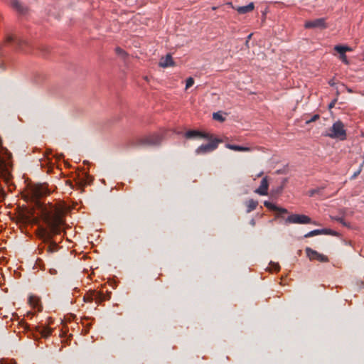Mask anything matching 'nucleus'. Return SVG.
Masks as SVG:
<instances>
[{"label": "nucleus", "instance_id": "4468645a", "mask_svg": "<svg viewBox=\"0 0 364 364\" xmlns=\"http://www.w3.org/2000/svg\"><path fill=\"white\" fill-rule=\"evenodd\" d=\"M11 6L19 14L24 15L27 13L28 9L18 0H11Z\"/></svg>", "mask_w": 364, "mask_h": 364}, {"label": "nucleus", "instance_id": "ea45409f", "mask_svg": "<svg viewBox=\"0 0 364 364\" xmlns=\"http://www.w3.org/2000/svg\"><path fill=\"white\" fill-rule=\"evenodd\" d=\"M68 185H70L72 187H73V184L72 183H68Z\"/></svg>", "mask_w": 364, "mask_h": 364}, {"label": "nucleus", "instance_id": "4be33fe9", "mask_svg": "<svg viewBox=\"0 0 364 364\" xmlns=\"http://www.w3.org/2000/svg\"><path fill=\"white\" fill-rule=\"evenodd\" d=\"M284 188V186L282 185H279L275 188H272L271 189V195L272 196H277L279 194H280Z\"/></svg>", "mask_w": 364, "mask_h": 364}, {"label": "nucleus", "instance_id": "f3484780", "mask_svg": "<svg viewBox=\"0 0 364 364\" xmlns=\"http://www.w3.org/2000/svg\"><path fill=\"white\" fill-rule=\"evenodd\" d=\"M269 183H261V186L255 191V193L261 195L266 196L268 194Z\"/></svg>", "mask_w": 364, "mask_h": 364}, {"label": "nucleus", "instance_id": "aec40b11", "mask_svg": "<svg viewBox=\"0 0 364 364\" xmlns=\"http://www.w3.org/2000/svg\"><path fill=\"white\" fill-rule=\"evenodd\" d=\"M323 189H324V187H321V188H317L311 189V190L308 191V195L309 196H311V197L314 196L315 195L321 196L322 195V191H323Z\"/></svg>", "mask_w": 364, "mask_h": 364}, {"label": "nucleus", "instance_id": "e433bc0d", "mask_svg": "<svg viewBox=\"0 0 364 364\" xmlns=\"http://www.w3.org/2000/svg\"><path fill=\"white\" fill-rule=\"evenodd\" d=\"M64 182L68 183V182H71V181L70 180H65Z\"/></svg>", "mask_w": 364, "mask_h": 364}, {"label": "nucleus", "instance_id": "7ed1b4c3", "mask_svg": "<svg viewBox=\"0 0 364 364\" xmlns=\"http://www.w3.org/2000/svg\"><path fill=\"white\" fill-rule=\"evenodd\" d=\"M46 185L48 183H26V188L33 199H38L50 194V190L48 189Z\"/></svg>", "mask_w": 364, "mask_h": 364}, {"label": "nucleus", "instance_id": "7c9ffc66", "mask_svg": "<svg viewBox=\"0 0 364 364\" xmlns=\"http://www.w3.org/2000/svg\"><path fill=\"white\" fill-rule=\"evenodd\" d=\"M115 50H116L117 54H118L119 55L124 56L126 55L125 51L119 47H117Z\"/></svg>", "mask_w": 364, "mask_h": 364}, {"label": "nucleus", "instance_id": "ddd939ff", "mask_svg": "<svg viewBox=\"0 0 364 364\" xmlns=\"http://www.w3.org/2000/svg\"><path fill=\"white\" fill-rule=\"evenodd\" d=\"M264 205L272 211L277 212V217H282V214L288 213L287 209L281 208V207H278L275 204H274L269 201H267V200L264 201Z\"/></svg>", "mask_w": 364, "mask_h": 364}, {"label": "nucleus", "instance_id": "79ce46f5", "mask_svg": "<svg viewBox=\"0 0 364 364\" xmlns=\"http://www.w3.org/2000/svg\"><path fill=\"white\" fill-rule=\"evenodd\" d=\"M10 185H12L13 186H14V183H9Z\"/></svg>", "mask_w": 364, "mask_h": 364}, {"label": "nucleus", "instance_id": "0eeeda50", "mask_svg": "<svg viewBox=\"0 0 364 364\" xmlns=\"http://www.w3.org/2000/svg\"><path fill=\"white\" fill-rule=\"evenodd\" d=\"M34 328L35 330L30 331L35 340H38L41 338H47L52 333L51 328L43 325L35 326Z\"/></svg>", "mask_w": 364, "mask_h": 364}, {"label": "nucleus", "instance_id": "c85d7f7f", "mask_svg": "<svg viewBox=\"0 0 364 364\" xmlns=\"http://www.w3.org/2000/svg\"><path fill=\"white\" fill-rule=\"evenodd\" d=\"M333 220L339 222L341 223L343 226L349 227V225L347 224V223L343 220V218L341 217H334L333 218Z\"/></svg>", "mask_w": 364, "mask_h": 364}, {"label": "nucleus", "instance_id": "20e7f679", "mask_svg": "<svg viewBox=\"0 0 364 364\" xmlns=\"http://www.w3.org/2000/svg\"><path fill=\"white\" fill-rule=\"evenodd\" d=\"M111 298V292L104 293L102 291L92 290L89 291L84 296L85 302H92L95 301L97 304H101L104 301L109 300Z\"/></svg>", "mask_w": 364, "mask_h": 364}, {"label": "nucleus", "instance_id": "9d476101", "mask_svg": "<svg viewBox=\"0 0 364 364\" xmlns=\"http://www.w3.org/2000/svg\"><path fill=\"white\" fill-rule=\"evenodd\" d=\"M306 28H320L325 29L328 27L326 18H320L311 21H306L304 24Z\"/></svg>", "mask_w": 364, "mask_h": 364}, {"label": "nucleus", "instance_id": "9b49d317", "mask_svg": "<svg viewBox=\"0 0 364 364\" xmlns=\"http://www.w3.org/2000/svg\"><path fill=\"white\" fill-rule=\"evenodd\" d=\"M307 257L310 260L316 259L321 262H328V258L327 256L318 252L316 250H312L311 247H306L305 249Z\"/></svg>", "mask_w": 364, "mask_h": 364}, {"label": "nucleus", "instance_id": "bb28decb", "mask_svg": "<svg viewBox=\"0 0 364 364\" xmlns=\"http://www.w3.org/2000/svg\"><path fill=\"white\" fill-rule=\"evenodd\" d=\"M269 265H270V269L271 270H274V271H277L278 272L280 269V266L278 263H276V262H271L269 263Z\"/></svg>", "mask_w": 364, "mask_h": 364}, {"label": "nucleus", "instance_id": "6ab92c4d", "mask_svg": "<svg viewBox=\"0 0 364 364\" xmlns=\"http://www.w3.org/2000/svg\"><path fill=\"white\" fill-rule=\"evenodd\" d=\"M334 50L337 51L340 55L345 54L346 51L352 50L350 47L341 45L336 46Z\"/></svg>", "mask_w": 364, "mask_h": 364}, {"label": "nucleus", "instance_id": "f8f14e48", "mask_svg": "<svg viewBox=\"0 0 364 364\" xmlns=\"http://www.w3.org/2000/svg\"><path fill=\"white\" fill-rule=\"evenodd\" d=\"M185 136L187 139H193L196 137L203 138L206 139H211L212 134L203 133L197 130H189L185 133Z\"/></svg>", "mask_w": 364, "mask_h": 364}, {"label": "nucleus", "instance_id": "a878e982", "mask_svg": "<svg viewBox=\"0 0 364 364\" xmlns=\"http://www.w3.org/2000/svg\"><path fill=\"white\" fill-rule=\"evenodd\" d=\"M213 118L215 120H218L219 122H224L225 121V118L219 112L213 113Z\"/></svg>", "mask_w": 364, "mask_h": 364}, {"label": "nucleus", "instance_id": "5701e85b", "mask_svg": "<svg viewBox=\"0 0 364 364\" xmlns=\"http://www.w3.org/2000/svg\"><path fill=\"white\" fill-rule=\"evenodd\" d=\"M323 231V230H321V229L314 230L310 231L308 233H306L304 235V237L307 238V237H311L316 236L318 235H321Z\"/></svg>", "mask_w": 364, "mask_h": 364}, {"label": "nucleus", "instance_id": "f257e3e1", "mask_svg": "<svg viewBox=\"0 0 364 364\" xmlns=\"http://www.w3.org/2000/svg\"><path fill=\"white\" fill-rule=\"evenodd\" d=\"M44 221L49 229V232L43 230L42 238L45 242L49 243L47 251L48 252H56L58 247L55 242L52 241V235H59L61 232L60 221L58 218L51 215L50 213H44Z\"/></svg>", "mask_w": 364, "mask_h": 364}, {"label": "nucleus", "instance_id": "c9c22d12", "mask_svg": "<svg viewBox=\"0 0 364 364\" xmlns=\"http://www.w3.org/2000/svg\"><path fill=\"white\" fill-rule=\"evenodd\" d=\"M261 182H262V183L267 182V177L262 178Z\"/></svg>", "mask_w": 364, "mask_h": 364}, {"label": "nucleus", "instance_id": "a19ab883", "mask_svg": "<svg viewBox=\"0 0 364 364\" xmlns=\"http://www.w3.org/2000/svg\"><path fill=\"white\" fill-rule=\"evenodd\" d=\"M251 36H252V34H250V35L248 36V38H251Z\"/></svg>", "mask_w": 364, "mask_h": 364}, {"label": "nucleus", "instance_id": "423d86ee", "mask_svg": "<svg viewBox=\"0 0 364 364\" xmlns=\"http://www.w3.org/2000/svg\"><path fill=\"white\" fill-rule=\"evenodd\" d=\"M163 136L160 134H154L141 138L139 140V145L143 146H155L161 144Z\"/></svg>", "mask_w": 364, "mask_h": 364}, {"label": "nucleus", "instance_id": "a211bd4d", "mask_svg": "<svg viewBox=\"0 0 364 364\" xmlns=\"http://www.w3.org/2000/svg\"><path fill=\"white\" fill-rule=\"evenodd\" d=\"M245 204L247 206L246 212L249 213L256 209L258 205V202L254 199H250L245 203Z\"/></svg>", "mask_w": 364, "mask_h": 364}, {"label": "nucleus", "instance_id": "c756f323", "mask_svg": "<svg viewBox=\"0 0 364 364\" xmlns=\"http://www.w3.org/2000/svg\"><path fill=\"white\" fill-rule=\"evenodd\" d=\"M339 58H340V59L342 60V62H343L345 64H348V63H349V62H348V59H347V56H346V53H345V54H343V55H339Z\"/></svg>", "mask_w": 364, "mask_h": 364}, {"label": "nucleus", "instance_id": "f704fd0d", "mask_svg": "<svg viewBox=\"0 0 364 364\" xmlns=\"http://www.w3.org/2000/svg\"><path fill=\"white\" fill-rule=\"evenodd\" d=\"M262 174H263V172H262V171H259V173H257L255 174V176H256L257 177H259V176H261Z\"/></svg>", "mask_w": 364, "mask_h": 364}, {"label": "nucleus", "instance_id": "39448f33", "mask_svg": "<svg viewBox=\"0 0 364 364\" xmlns=\"http://www.w3.org/2000/svg\"><path fill=\"white\" fill-rule=\"evenodd\" d=\"M209 143L206 144H202L196 149V154L197 155H203L208 153H210L215 150L218 144L222 142V140L218 138H214L212 135L211 139H208Z\"/></svg>", "mask_w": 364, "mask_h": 364}, {"label": "nucleus", "instance_id": "4c0bfd02", "mask_svg": "<svg viewBox=\"0 0 364 364\" xmlns=\"http://www.w3.org/2000/svg\"><path fill=\"white\" fill-rule=\"evenodd\" d=\"M277 173H281L282 172H281L280 171H279V170H278V171H277Z\"/></svg>", "mask_w": 364, "mask_h": 364}, {"label": "nucleus", "instance_id": "6e6552de", "mask_svg": "<svg viewBox=\"0 0 364 364\" xmlns=\"http://www.w3.org/2000/svg\"><path fill=\"white\" fill-rule=\"evenodd\" d=\"M5 41L8 44H11L16 50H23L24 46L27 44L25 40L14 34H7Z\"/></svg>", "mask_w": 364, "mask_h": 364}, {"label": "nucleus", "instance_id": "72a5a7b5", "mask_svg": "<svg viewBox=\"0 0 364 364\" xmlns=\"http://www.w3.org/2000/svg\"><path fill=\"white\" fill-rule=\"evenodd\" d=\"M250 225L252 226L255 225V220L254 219H252L250 222Z\"/></svg>", "mask_w": 364, "mask_h": 364}, {"label": "nucleus", "instance_id": "f03ea898", "mask_svg": "<svg viewBox=\"0 0 364 364\" xmlns=\"http://www.w3.org/2000/svg\"><path fill=\"white\" fill-rule=\"evenodd\" d=\"M325 136L339 140H345L347 136L344 124L338 120L334 122L331 128L327 129L323 134Z\"/></svg>", "mask_w": 364, "mask_h": 364}, {"label": "nucleus", "instance_id": "2f4dec72", "mask_svg": "<svg viewBox=\"0 0 364 364\" xmlns=\"http://www.w3.org/2000/svg\"><path fill=\"white\" fill-rule=\"evenodd\" d=\"M4 191L2 188H0V200L4 198Z\"/></svg>", "mask_w": 364, "mask_h": 364}, {"label": "nucleus", "instance_id": "393cba45", "mask_svg": "<svg viewBox=\"0 0 364 364\" xmlns=\"http://www.w3.org/2000/svg\"><path fill=\"white\" fill-rule=\"evenodd\" d=\"M320 116L318 114H314L311 118L305 117L306 124H308L311 122H315L316 120L318 119Z\"/></svg>", "mask_w": 364, "mask_h": 364}, {"label": "nucleus", "instance_id": "473e14b6", "mask_svg": "<svg viewBox=\"0 0 364 364\" xmlns=\"http://www.w3.org/2000/svg\"><path fill=\"white\" fill-rule=\"evenodd\" d=\"M56 272H56V270H55V269H50V273L51 274H56Z\"/></svg>", "mask_w": 364, "mask_h": 364}, {"label": "nucleus", "instance_id": "1a4fd4ad", "mask_svg": "<svg viewBox=\"0 0 364 364\" xmlns=\"http://www.w3.org/2000/svg\"><path fill=\"white\" fill-rule=\"evenodd\" d=\"M286 223L309 224L311 223V219L307 215L292 214L288 216L285 220Z\"/></svg>", "mask_w": 364, "mask_h": 364}, {"label": "nucleus", "instance_id": "dca6fc26", "mask_svg": "<svg viewBox=\"0 0 364 364\" xmlns=\"http://www.w3.org/2000/svg\"><path fill=\"white\" fill-rule=\"evenodd\" d=\"M255 8V5L253 2L250 3L247 6H239L236 9L237 11L240 14H244L248 12L252 11Z\"/></svg>", "mask_w": 364, "mask_h": 364}, {"label": "nucleus", "instance_id": "cd10ccee", "mask_svg": "<svg viewBox=\"0 0 364 364\" xmlns=\"http://www.w3.org/2000/svg\"><path fill=\"white\" fill-rule=\"evenodd\" d=\"M194 84V80L193 77H188L187 80H186V89H188L189 87H191V86H193V85Z\"/></svg>", "mask_w": 364, "mask_h": 364}, {"label": "nucleus", "instance_id": "412c9836", "mask_svg": "<svg viewBox=\"0 0 364 364\" xmlns=\"http://www.w3.org/2000/svg\"><path fill=\"white\" fill-rule=\"evenodd\" d=\"M228 149L234 151H248L249 148L243 147L237 145H232V144H227L226 146Z\"/></svg>", "mask_w": 364, "mask_h": 364}, {"label": "nucleus", "instance_id": "58836bf2", "mask_svg": "<svg viewBox=\"0 0 364 364\" xmlns=\"http://www.w3.org/2000/svg\"><path fill=\"white\" fill-rule=\"evenodd\" d=\"M33 299V297H31V296L29 298V301H30V302H31V299Z\"/></svg>", "mask_w": 364, "mask_h": 364}, {"label": "nucleus", "instance_id": "b1692460", "mask_svg": "<svg viewBox=\"0 0 364 364\" xmlns=\"http://www.w3.org/2000/svg\"><path fill=\"white\" fill-rule=\"evenodd\" d=\"M321 230H323L321 232V234L331 235H333V236L339 235V233L338 232L333 230L331 229L323 228V229H321Z\"/></svg>", "mask_w": 364, "mask_h": 364}, {"label": "nucleus", "instance_id": "2eb2a0df", "mask_svg": "<svg viewBox=\"0 0 364 364\" xmlns=\"http://www.w3.org/2000/svg\"><path fill=\"white\" fill-rule=\"evenodd\" d=\"M159 65L161 68H167L173 65V61L171 55L168 54L165 57H162L159 63Z\"/></svg>", "mask_w": 364, "mask_h": 364}]
</instances>
